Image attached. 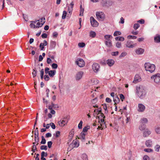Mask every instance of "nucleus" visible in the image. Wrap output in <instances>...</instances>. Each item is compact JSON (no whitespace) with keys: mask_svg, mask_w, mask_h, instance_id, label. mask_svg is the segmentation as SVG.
Returning a JSON list of instances; mask_svg holds the SVG:
<instances>
[{"mask_svg":"<svg viewBox=\"0 0 160 160\" xmlns=\"http://www.w3.org/2000/svg\"><path fill=\"white\" fill-rule=\"evenodd\" d=\"M93 107L94 108L96 107L98 108V109H96L94 110V113L98 115V129L102 130L103 129L105 124L104 121L105 116L102 112L101 109L98 108V106L95 105H93Z\"/></svg>","mask_w":160,"mask_h":160,"instance_id":"1","label":"nucleus"},{"mask_svg":"<svg viewBox=\"0 0 160 160\" xmlns=\"http://www.w3.org/2000/svg\"><path fill=\"white\" fill-rule=\"evenodd\" d=\"M136 94L140 98H143L146 94L145 90L142 86L136 87Z\"/></svg>","mask_w":160,"mask_h":160,"instance_id":"2","label":"nucleus"},{"mask_svg":"<svg viewBox=\"0 0 160 160\" xmlns=\"http://www.w3.org/2000/svg\"><path fill=\"white\" fill-rule=\"evenodd\" d=\"M144 67L146 70L150 73L153 72L155 69V65L148 62L145 64Z\"/></svg>","mask_w":160,"mask_h":160,"instance_id":"3","label":"nucleus"},{"mask_svg":"<svg viewBox=\"0 0 160 160\" xmlns=\"http://www.w3.org/2000/svg\"><path fill=\"white\" fill-rule=\"evenodd\" d=\"M68 121V117H65L61 119L58 122L59 125L61 127H64L66 125Z\"/></svg>","mask_w":160,"mask_h":160,"instance_id":"4","label":"nucleus"},{"mask_svg":"<svg viewBox=\"0 0 160 160\" xmlns=\"http://www.w3.org/2000/svg\"><path fill=\"white\" fill-rule=\"evenodd\" d=\"M96 15L97 18L99 20L102 21L105 19V15L104 13L102 12H96Z\"/></svg>","mask_w":160,"mask_h":160,"instance_id":"5","label":"nucleus"},{"mask_svg":"<svg viewBox=\"0 0 160 160\" xmlns=\"http://www.w3.org/2000/svg\"><path fill=\"white\" fill-rule=\"evenodd\" d=\"M151 78L153 79L154 82L158 83L160 82V74L157 73L154 75H153L151 77Z\"/></svg>","mask_w":160,"mask_h":160,"instance_id":"6","label":"nucleus"},{"mask_svg":"<svg viewBox=\"0 0 160 160\" xmlns=\"http://www.w3.org/2000/svg\"><path fill=\"white\" fill-rule=\"evenodd\" d=\"M76 63L79 67H83L85 65V62L81 58H79L76 61Z\"/></svg>","mask_w":160,"mask_h":160,"instance_id":"7","label":"nucleus"},{"mask_svg":"<svg viewBox=\"0 0 160 160\" xmlns=\"http://www.w3.org/2000/svg\"><path fill=\"white\" fill-rule=\"evenodd\" d=\"M90 20L91 25L92 27H96L98 26V23L93 17H91Z\"/></svg>","mask_w":160,"mask_h":160,"instance_id":"8","label":"nucleus"},{"mask_svg":"<svg viewBox=\"0 0 160 160\" xmlns=\"http://www.w3.org/2000/svg\"><path fill=\"white\" fill-rule=\"evenodd\" d=\"M84 72L81 71L78 72L75 76V79L77 81H79L81 79L83 75Z\"/></svg>","mask_w":160,"mask_h":160,"instance_id":"9","label":"nucleus"},{"mask_svg":"<svg viewBox=\"0 0 160 160\" xmlns=\"http://www.w3.org/2000/svg\"><path fill=\"white\" fill-rule=\"evenodd\" d=\"M92 69L95 72H97L99 71L100 67L99 65L97 63H94L92 66Z\"/></svg>","mask_w":160,"mask_h":160,"instance_id":"10","label":"nucleus"},{"mask_svg":"<svg viewBox=\"0 0 160 160\" xmlns=\"http://www.w3.org/2000/svg\"><path fill=\"white\" fill-rule=\"evenodd\" d=\"M71 146H72V148L75 147H78L79 146V142L78 141L77 139L73 140L72 143L70 145V147Z\"/></svg>","mask_w":160,"mask_h":160,"instance_id":"11","label":"nucleus"},{"mask_svg":"<svg viewBox=\"0 0 160 160\" xmlns=\"http://www.w3.org/2000/svg\"><path fill=\"white\" fill-rule=\"evenodd\" d=\"M136 46V44H133V42L132 41H127L126 44V47L130 48H133V47H135Z\"/></svg>","mask_w":160,"mask_h":160,"instance_id":"12","label":"nucleus"},{"mask_svg":"<svg viewBox=\"0 0 160 160\" xmlns=\"http://www.w3.org/2000/svg\"><path fill=\"white\" fill-rule=\"evenodd\" d=\"M145 109V107L142 104L139 103L138 104V111L139 112H143Z\"/></svg>","mask_w":160,"mask_h":160,"instance_id":"13","label":"nucleus"},{"mask_svg":"<svg viewBox=\"0 0 160 160\" xmlns=\"http://www.w3.org/2000/svg\"><path fill=\"white\" fill-rule=\"evenodd\" d=\"M151 132L150 130L146 129L143 132V136L144 137H148L151 134Z\"/></svg>","mask_w":160,"mask_h":160,"instance_id":"14","label":"nucleus"},{"mask_svg":"<svg viewBox=\"0 0 160 160\" xmlns=\"http://www.w3.org/2000/svg\"><path fill=\"white\" fill-rule=\"evenodd\" d=\"M74 5V2L73 1H72L71 2L70 4L69 7L68 8V12L69 13L72 12L73 10V7Z\"/></svg>","mask_w":160,"mask_h":160,"instance_id":"15","label":"nucleus"},{"mask_svg":"<svg viewBox=\"0 0 160 160\" xmlns=\"http://www.w3.org/2000/svg\"><path fill=\"white\" fill-rule=\"evenodd\" d=\"M141 80V78L138 75H136L134 81L133 82L134 83H137L138 82H140Z\"/></svg>","mask_w":160,"mask_h":160,"instance_id":"16","label":"nucleus"},{"mask_svg":"<svg viewBox=\"0 0 160 160\" xmlns=\"http://www.w3.org/2000/svg\"><path fill=\"white\" fill-rule=\"evenodd\" d=\"M56 42L54 41H51L50 42V49H52L55 48L56 45Z\"/></svg>","mask_w":160,"mask_h":160,"instance_id":"17","label":"nucleus"},{"mask_svg":"<svg viewBox=\"0 0 160 160\" xmlns=\"http://www.w3.org/2000/svg\"><path fill=\"white\" fill-rule=\"evenodd\" d=\"M86 134L84 132H82L78 138V139H81L82 141H84L85 138V136Z\"/></svg>","mask_w":160,"mask_h":160,"instance_id":"18","label":"nucleus"},{"mask_svg":"<svg viewBox=\"0 0 160 160\" xmlns=\"http://www.w3.org/2000/svg\"><path fill=\"white\" fill-rule=\"evenodd\" d=\"M144 51V50L141 48H139L136 50V52L138 55L142 54Z\"/></svg>","mask_w":160,"mask_h":160,"instance_id":"19","label":"nucleus"},{"mask_svg":"<svg viewBox=\"0 0 160 160\" xmlns=\"http://www.w3.org/2000/svg\"><path fill=\"white\" fill-rule=\"evenodd\" d=\"M104 42L105 45L107 47L110 48L112 46V43L111 40L105 41Z\"/></svg>","mask_w":160,"mask_h":160,"instance_id":"20","label":"nucleus"},{"mask_svg":"<svg viewBox=\"0 0 160 160\" xmlns=\"http://www.w3.org/2000/svg\"><path fill=\"white\" fill-rule=\"evenodd\" d=\"M107 63L109 66H112L114 63V61L112 59H108L107 61Z\"/></svg>","mask_w":160,"mask_h":160,"instance_id":"21","label":"nucleus"},{"mask_svg":"<svg viewBox=\"0 0 160 160\" xmlns=\"http://www.w3.org/2000/svg\"><path fill=\"white\" fill-rule=\"evenodd\" d=\"M146 145L147 147H151L152 145V141L150 140H148L146 141Z\"/></svg>","mask_w":160,"mask_h":160,"instance_id":"22","label":"nucleus"},{"mask_svg":"<svg viewBox=\"0 0 160 160\" xmlns=\"http://www.w3.org/2000/svg\"><path fill=\"white\" fill-rule=\"evenodd\" d=\"M91 82L92 84H96L98 83L99 81L96 78H93L91 80Z\"/></svg>","mask_w":160,"mask_h":160,"instance_id":"23","label":"nucleus"},{"mask_svg":"<svg viewBox=\"0 0 160 160\" xmlns=\"http://www.w3.org/2000/svg\"><path fill=\"white\" fill-rule=\"evenodd\" d=\"M113 99V101L115 103L114 105H116V104L118 103L119 101V99L117 96H115Z\"/></svg>","mask_w":160,"mask_h":160,"instance_id":"24","label":"nucleus"},{"mask_svg":"<svg viewBox=\"0 0 160 160\" xmlns=\"http://www.w3.org/2000/svg\"><path fill=\"white\" fill-rule=\"evenodd\" d=\"M74 133V129H72L69 132V136L71 138L73 137Z\"/></svg>","mask_w":160,"mask_h":160,"instance_id":"25","label":"nucleus"},{"mask_svg":"<svg viewBox=\"0 0 160 160\" xmlns=\"http://www.w3.org/2000/svg\"><path fill=\"white\" fill-rule=\"evenodd\" d=\"M155 130L157 134H160V125L156 126L155 128Z\"/></svg>","mask_w":160,"mask_h":160,"instance_id":"26","label":"nucleus"},{"mask_svg":"<svg viewBox=\"0 0 160 160\" xmlns=\"http://www.w3.org/2000/svg\"><path fill=\"white\" fill-rule=\"evenodd\" d=\"M146 128V125L143 123H141L139 127V129L141 131L144 130Z\"/></svg>","mask_w":160,"mask_h":160,"instance_id":"27","label":"nucleus"},{"mask_svg":"<svg viewBox=\"0 0 160 160\" xmlns=\"http://www.w3.org/2000/svg\"><path fill=\"white\" fill-rule=\"evenodd\" d=\"M56 71L53 70H50L49 71V72L48 73L50 77H53L54 75L56 73Z\"/></svg>","mask_w":160,"mask_h":160,"instance_id":"28","label":"nucleus"},{"mask_svg":"<svg viewBox=\"0 0 160 160\" xmlns=\"http://www.w3.org/2000/svg\"><path fill=\"white\" fill-rule=\"evenodd\" d=\"M155 42H160V35H157V36L154 37Z\"/></svg>","mask_w":160,"mask_h":160,"instance_id":"29","label":"nucleus"},{"mask_svg":"<svg viewBox=\"0 0 160 160\" xmlns=\"http://www.w3.org/2000/svg\"><path fill=\"white\" fill-rule=\"evenodd\" d=\"M112 38V36L111 35H107L104 36V38L106 40V41H108L109 40H111L110 38Z\"/></svg>","mask_w":160,"mask_h":160,"instance_id":"30","label":"nucleus"},{"mask_svg":"<svg viewBox=\"0 0 160 160\" xmlns=\"http://www.w3.org/2000/svg\"><path fill=\"white\" fill-rule=\"evenodd\" d=\"M115 39L117 40L118 39L119 41H123L124 40V38L122 37H117L115 38Z\"/></svg>","mask_w":160,"mask_h":160,"instance_id":"31","label":"nucleus"},{"mask_svg":"<svg viewBox=\"0 0 160 160\" xmlns=\"http://www.w3.org/2000/svg\"><path fill=\"white\" fill-rule=\"evenodd\" d=\"M96 36V33L94 31H91L90 32V36L92 38H94Z\"/></svg>","mask_w":160,"mask_h":160,"instance_id":"32","label":"nucleus"},{"mask_svg":"<svg viewBox=\"0 0 160 160\" xmlns=\"http://www.w3.org/2000/svg\"><path fill=\"white\" fill-rule=\"evenodd\" d=\"M82 158L83 160H88V156L86 154H83L82 155Z\"/></svg>","mask_w":160,"mask_h":160,"instance_id":"33","label":"nucleus"},{"mask_svg":"<svg viewBox=\"0 0 160 160\" xmlns=\"http://www.w3.org/2000/svg\"><path fill=\"white\" fill-rule=\"evenodd\" d=\"M80 10L79 15L80 16H82L83 15L84 9V8H82V5H81L80 6Z\"/></svg>","mask_w":160,"mask_h":160,"instance_id":"34","label":"nucleus"},{"mask_svg":"<svg viewBox=\"0 0 160 160\" xmlns=\"http://www.w3.org/2000/svg\"><path fill=\"white\" fill-rule=\"evenodd\" d=\"M78 45L80 48H83L85 46V44L84 42H79L78 43Z\"/></svg>","mask_w":160,"mask_h":160,"instance_id":"35","label":"nucleus"},{"mask_svg":"<svg viewBox=\"0 0 160 160\" xmlns=\"http://www.w3.org/2000/svg\"><path fill=\"white\" fill-rule=\"evenodd\" d=\"M121 32L119 31H116L114 32L113 35L114 36H117L118 35H121Z\"/></svg>","mask_w":160,"mask_h":160,"instance_id":"36","label":"nucleus"},{"mask_svg":"<svg viewBox=\"0 0 160 160\" xmlns=\"http://www.w3.org/2000/svg\"><path fill=\"white\" fill-rule=\"evenodd\" d=\"M148 121V119L146 118H143L141 120V122L142 123H146Z\"/></svg>","mask_w":160,"mask_h":160,"instance_id":"37","label":"nucleus"},{"mask_svg":"<svg viewBox=\"0 0 160 160\" xmlns=\"http://www.w3.org/2000/svg\"><path fill=\"white\" fill-rule=\"evenodd\" d=\"M46 143V140L45 139L44 137L43 136L42 137V141L41 142V144H45Z\"/></svg>","mask_w":160,"mask_h":160,"instance_id":"38","label":"nucleus"},{"mask_svg":"<svg viewBox=\"0 0 160 160\" xmlns=\"http://www.w3.org/2000/svg\"><path fill=\"white\" fill-rule=\"evenodd\" d=\"M89 129V127L87 126L84 127L83 128V131L82 132H84V133H85L87 132L88 130Z\"/></svg>","mask_w":160,"mask_h":160,"instance_id":"39","label":"nucleus"},{"mask_svg":"<svg viewBox=\"0 0 160 160\" xmlns=\"http://www.w3.org/2000/svg\"><path fill=\"white\" fill-rule=\"evenodd\" d=\"M140 27V25L138 23H135L134 25L133 28L135 30H137Z\"/></svg>","mask_w":160,"mask_h":160,"instance_id":"40","label":"nucleus"},{"mask_svg":"<svg viewBox=\"0 0 160 160\" xmlns=\"http://www.w3.org/2000/svg\"><path fill=\"white\" fill-rule=\"evenodd\" d=\"M82 123L83 122L82 120H81L78 124V127L79 129H81L82 128Z\"/></svg>","mask_w":160,"mask_h":160,"instance_id":"41","label":"nucleus"},{"mask_svg":"<svg viewBox=\"0 0 160 160\" xmlns=\"http://www.w3.org/2000/svg\"><path fill=\"white\" fill-rule=\"evenodd\" d=\"M67 13L66 11H64L63 12V14H62V19H64L66 17Z\"/></svg>","mask_w":160,"mask_h":160,"instance_id":"42","label":"nucleus"},{"mask_svg":"<svg viewBox=\"0 0 160 160\" xmlns=\"http://www.w3.org/2000/svg\"><path fill=\"white\" fill-rule=\"evenodd\" d=\"M128 38L129 39H136L137 38V37L134 36L129 35L128 36Z\"/></svg>","mask_w":160,"mask_h":160,"instance_id":"43","label":"nucleus"},{"mask_svg":"<svg viewBox=\"0 0 160 160\" xmlns=\"http://www.w3.org/2000/svg\"><path fill=\"white\" fill-rule=\"evenodd\" d=\"M57 106V105L54 104L52 103L51 104V105H50L48 107V109H50V110H52V109H53V107L54 106Z\"/></svg>","mask_w":160,"mask_h":160,"instance_id":"44","label":"nucleus"},{"mask_svg":"<svg viewBox=\"0 0 160 160\" xmlns=\"http://www.w3.org/2000/svg\"><path fill=\"white\" fill-rule=\"evenodd\" d=\"M35 142H33V144H36V145H37L38 144V142L39 141L38 137H35Z\"/></svg>","mask_w":160,"mask_h":160,"instance_id":"45","label":"nucleus"},{"mask_svg":"<svg viewBox=\"0 0 160 160\" xmlns=\"http://www.w3.org/2000/svg\"><path fill=\"white\" fill-rule=\"evenodd\" d=\"M42 26V24L39 22H38L36 25V28H39L40 27H41Z\"/></svg>","mask_w":160,"mask_h":160,"instance_id":"46","label":"nucleus"},{"mask_svg":"<svg viewBox=\"0 0 160 160\" xmlns=\"http://www.w3.org/2000/svg\"><path fill=\"white\" fill-rule=\"evenodd\" d=\"M38 129V128H36V130L35 131L34 135H35V137H38V130H37Z\"/></svg>","mask_w":160,"mask_h":160,"instance_id":"47","label":"nucleus"},{"mask_svg":"<svg viewBox=\"0 0 160 160\" xmlns=\"http://www.w3.org/2000/svg\"><path fill=\"white\" fill-rule=\"evenodd\" d=\"M40 149L41 150H46L48 149V147L47 146L42 145L41 146Z\"/></svg>","mask_w":160,"mask_h":160,"instance_id":"48","label":"nucleus"},{"mask_svg":"<svg viewBox=\"0 0 160 160\" xmlns=\"http://www.w3.org/2000/svg\"><path fill=\"white\" fill-rule=\"evenodd\" d=\"M40 72H41V79H42L43 78V75H44V70L43 69H41Z\"/></svg>","mask_w":160,"mask_h":160,"instance_id":"49","label":"nucleus"},{"mask_svg":"<svg viewBox=\"0 0 160 160\" xmlns=\"http://www.w3.org/2000/svg\"><path fill=\"white\" fill-rule=\"evenodd\" d=\"M33 23L30 24V26L31 28H36V25H35V23H36V22L35 21L32 22Z\"/></svg>","mask_w":160,"mask_h":160,"instance_id":"50","label":"nucleus"},{"mask_svg":"<svg viewBox=\"0 0 160 160\" xmlns=\"http://www.w3.org/2000/svg\"><path fill=\"white\" fill-rule=\"evenodd\" d=\"M40 22H41V23L42 24V25L45 22V18H42L40 20Z\"/></svg>","mask_w":160,"mask_h":160,"instance_id":"51","label":"nucleus"},{"mask_svg":"<svg viewBox=\"0 0 160 160\" xmlns=\"http://www.w3.org/2000/svg\"><path fill=\"white\" fill-rule=\"evenodd\" d=\"M160 148V146L158 145H157L155 147V150L157 152H158Z\"/></svg>","mask_w":160,"mask_h":160,"instance_id":"52","label":"nucleus"},{"mask_svg":"<svg viewBox=\"0 0 160 160\" xmlns=\"http://www.w3.org/2000/svg\"><path fill=\"white\" fill-rule=\"evenodd\" d=\"M144 151L147 152H151L153 151V150L150 148H145L144 149Z\"/></svg>","mask_w":160,"mask_h":160,"instance_id":"53","label":"nucleus"},{"mask_svg":"<svg viewBox=\"0 0 160 160\" xmlns=\"http://www.w3.org/2000/svg\"><path fill=\"white\" fill-rule=\"evenodd\" d=\"M52 67L53 69H56L58 67V65L56 63H53L52 64Z\"/></svg>","mask_w":160,"mask_h":160,"instance_id":"54","label":"nucleus"},{"mask_svg":"<svg viewBox=\"0 0 160 160\" xmlns=\"http://www.w3.org/2000/svg\"><path fill=\"white\" fill-rule=\"evenodd\" d=\"M119 52L118 51L112 52V55L113 56H116L118 54Z\"/></svg>","mask_w":160,"mask_h":160,"instance_id":"55","label":"nucleus"},{"mask_svg":"<svg viewBox=\"0 0 160 160\" xmlns=\"http://www.w3.org/2000/svg\"><path fill=\"white\" fill-rule=\"evenodd\" d=\"M102 0V4L104 6H107L108 5L107 4H108L107 0Z\"/></svg>","mask_w":160,"mask_h":160,"instance_id":"56","label":"nucleus"},{"mask_svg":"<svg viewBox=\"0 0 160 160\" xmlns=\"http://www.w3.org/2000/svg\"><path fill=\"white\" fill-rule=\"evenodd\" d=\"M52 144V142L51 141H49L48 142V148H50Z\"/></svg>","mask_w":160,"mask_h":160,"instance_id":"57","label":"nucleus"},{"mask_svg":"<svg viewBox=\"0 0 160 160\" xmlns=\"http://www.w3.org/2000/svg\"><path fill=\"white\" fill-rule=\"evenodd\" d=\"M44 46L42 44V43H41L40 45V47L41 50H43L44 49Z\"/></svg>","mask_w":160,"mask_h":160,"instance_id":"58","label":"nucleus"},{"mask_svg":"<svg viewBox=\"0 0 160 160\" xmlns=\"http://www.w3.org/2000/svg\"><path fill=\"white\" fill-rule=\"evenodd\" d=\"M50 125H51L52 128L53 129H55V128L56 126H55V125L53 123L51 122L50 123Z\"/></svg>","mask_w":160,"mask_h":160,"instance_id":"59","label":"nucleus"},{"mask_svg":"<svg viewBox=\"0 0 160 160\" xmlns=\"http://www.w3.org/2000/svg\"><path fill=\"white\" fill-rule=\"evenodd\" d=\"M127 54V53L126 52H123L121 53V55L119 57L120 58L122 57H124Z\"/></svg>","mask_w":160,"mask_h":160,"instance_id":"60","label":"nucleus"},{"mask_svg":"<svg viewBox=\"0 0 160 160\" xmlns=\"http://www.w3.org/2000/svg\"><path fill=\"white\" fill-rule=\"evenodd\" d=\"M49 79L48 76L47 75H45L44 76V79L46 81H48Z\"/></svg>","mask_w":160,"mask_h":160,"instance_id":"61","label":"nucleus"},{"mask_svg":"<svg viewBox=\"0 0 160 160\" xmlns=\"http://www.w3.org/2000/svg\"><path fill=\"white\" fill-rule=\"evenodd\" d=\"M56 134L55 135L56 137H58L60 135V132L59 131H57L56 132Z\"/></svg>","mask_w":160,"mask_h":160,"instance_id":"62","label":"nucleus"},{"mask_svg":"<svg viewBox=\"0 0 160 160\" xmlns=\"http://www.w3.org/2000/svg\"><path fill=\"white\" fill-rule=\"evenodd\" d=\"M98 101L97 98H95L93 99L92 100V103H95L96 102H97Z\"/></svg>","mask_w":160,"mask_h":160,"instance_id":"63","label":"nucleus"},{"mask_svg":"<svg viewBox=\"0 0 160 160\" xmlns=\"http://www.w3.org/2000/svg\"><path fill=\"white\" fill-rule=\"evenodd\" d=\"M144 160H149V158L147 155H145L143 157Z\"/></svg>","mask_w":160,"mask_h":160,"instance_id":"64","label":"nucleus"}]
</instances>
